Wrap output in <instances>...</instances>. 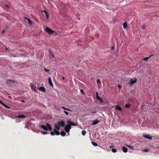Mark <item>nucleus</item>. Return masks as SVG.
Listing matches in <instances>:
<instances>
[{"label": "nucleus", "instance_id": "nucleus-1", "mask_svg": "<svg viewBox=\"0 0 159 159\" xmlns=\"http://www.w3.org/2000/svg\"><path fill=\"white\" fill-rule=\"evenodd\" d=\"M67 123L68 124V125H67L65 127L64 129L65 131L67 132H69L70 129L71 128L70 125L76 126L77 124L73 122L68 120L67 121Z\"/></svg>", "mask_w": 159, "mask_h": 159}, {"label": "nucleus", "instance_id": "nucleus-2", "mask_svg": "<svg viewBox=\"0 0 159 159\" xmlns=\"http://www.w3.org/2000/svg\"><path fill=\"white\" fill-rule=\"evenodd\" d=\"M46 125L47 126L44 125H41L40 127L43 129L44 130L47 131L48 129L49 131H51L52 129V128L51 125L48 123H46Z\"/></svg>", "mask_w": 159, "mask_h": 159}, {"label": "nucleus", "instance_id": "nucleus-3", "mask_svg": "<svg viewBox=\"0 0 159 159\" xmlns=\"http://www.w3.org/2000/svg\"><path fill=\"white\" fill-rule=\"evenodd\" d=\"M45 31L47 32L49 35L53 34L54 33V31L53 30L48 27L46 28Z\"/></svg>", "mask_w": 159, "mask_h": 159}, {"label": "nucleus", "instance_id": "nucleus-4", "mask_svg": "<svg viewBox=\"0 0 159 159\" xmlns=\"http://www.w3.org/2000/svg\"><path fill=\"white\" fill-rule=\"evenodd\" d=\"M136 79L135 78L134 80H133L132 79H130L129 81V84H130V85L131 86L133 84H134L136 83Z\"/></svg>", "mask_w": 159, "mask_h": 159}, {"label": "nucleus", "instance_id": "nucleus-5", "mask_svg": "<svg viewBox=\"0 0 159 159\" xmlns=\"http://www.w3.org/2000/svg\"><path fill=\"white\" fill-rule=\"evenodd\" d=\"M58 124L60 126L63 127L65 126V122L64 121H61L58 122Z\"/></svg>", "mask_w": 159, "mask_h": 159}, {"label": "nucleus", "instance_id": "nucleus-6", "mask_svg": "<svg viewBox=\"0 0 159 159\" xmlns=\"http://www.w3.org/2000/svg\"><path fill=\"white\" fill-rule=\"evenodd\" d=\"M99 122V120H95L93 121L92 125H94L98 123Z\"/></svg>", "mask_w": 159, "mask_h": 159}, {"label": "nucleus", "instance_id": "nucleus-7", "mask_svg": "<svg viewBox=\"0 0 159 159\" xmlns=\"http://www.w3.org/2000/svg\"><path fill=\"white\" fill-rule=\"evenodd\" d=\"M143 136L147 139H152V137L151 136H150L149 135L147 134H144L143 135Z\"/></svg>", "mask_w": 159, "mask_h": 159}, {"label": "nucleus", "instance_id": "nucleus-8", "mask_svg": "<svg viewBox=\"0 0 159 159\" xmlns=\"http://www.w3.org/2000/svg\"><path fill=\"white\" fill-rule=\"evenodd\" d=\"M48 83L49 85L52 87L53 86V84L52 81L51 79L49 77L48 78Z\"/></svg>", "mask_w": 159, "mask_h": 159}, {"label": "nucleus", "instance_id": "nucleus-9", "mask_svg": "<svg viewBox=\"0 0 159 159\" xmlns=\"http://www.w3.org/2000/svg\"><path fill=\"white\" fill-rule=\"evenodd\" d=\"M96 94H97L96 98H97V99L98 100H99L100 102H102H102H103V101L101 98H100L98 96V93H96Z\"/></svg>", "mask_w": 159, "mask_h": 159}, {"label": "nucleus", "instance_id": "nucleus-10", "mask_svg": "<svg viewBox=\"0 0 159 159\" xmlns=\"http://www.w3.org/2000/svg\"><path fill=\"white\" fill-rule=\"evenodd\" d=\"M122 149L123 152H127V149L125 147H122Z\"/></svg>", "mask_w": 159, "mask_h": 159}, {"label": "nucleus", "instance_id": "nucleus-11", "mask_svg": "<svg viewBox=\"0 0 159 159\" xmlns=\"http://www.w3.org/2000/svg\"><path fill=\"white\" fill-rule=\"evenodd\" d=\"M17 117L20 118H25V115H19L17 116Z\"/></svg>", "mask_w": 159, "mask_h": 159}, {"label": "nucleus", "instance_id": "nucleus-12", "mask_svg": "<svg viewBox=\"0 0 159 159\" xmlns=\"http://www.w3.org/2000/svg\"><path fill=\"white\" fill-rule=\"evenodd\" d=\"M53 131L54 133L56 134L57 135H59L60 134L59 132L57 130L55 129H53Z\"/></svg>", "mask_w": 159, "mask_h": 159}, {"label": "nucleus", "instance_id": "nucleus-13", "mask_svg": "<svg viewBox=\"0 0 159 159\" xmlns=\"http://www.w3.org/2000/svg\"><path fill=\"white\" fill-rule=\"evenodd\" d=\"M116 109L119 111H121L122 110L121 108L118 105L116 106Z\"/></svg>", "mask_w": 159, "mask_h": 159}, {"label": "nucleus", "instance_id": "nucleus-14", "mask_svg": "<svg viewBox=\"0 0 159 159\" xmlns=\"http://www.w3.org/2000/svg\"><path fill=\"white\" fill-rule=\"evenodd\" d=\"M56 129H57L59 130L60 129V127L59 126V125L58 124H55L54 125Z\"/></svg>", "mask_w": 159, "mask_h": 159}, {"label": "nucleus", "instance_id": "nucleus-15", "mask_svg": "<svg viewBox=\"0 0 159 159\" xmlns=\"http://www.w3.org/2000/svg\"><path fill=\"white\" fill-rule=\"evenodd\" d=\"M30 86H31V87L32 89H33L34 90H36V87H35L34 85L33 84H30Z\"/></svg>", "mask_w": 159, "mask_h": 159}, {"label": "nucleus", "instance_id": "nucleus-16", "mask_svg": "<svg viewBox=\"0 0 159 159\" xmlns=\"http://www.w3.org/2000/svg\"><path fill=\"white\" fill-rule=\"evenodd\" d=\"M127 26V23L126 22H125L123 24V27L124 29H125Z\"/></svg>", "mask_w": 159, "mask_h": 159}, {"label": "nucleus", "instance_id": "nucleus-17", "mask_svg": "<svg viewBox=\"0 0 159 159\" xmlns=\"http://www.w3.org/2000/svg\"><path fill=\"white\" fill-rule=\"evenodd\" d=\"M60 134L61 135L63 136H64L66 135V133L64 131H61Z\"/></svg>", "mask_w": 159, "mask_h": 159}, {"label": "nucleus", "instance_id": "nucleus-18", "mask_svg": "<svg viewBox=\"0 0 159 159\" xmlns=\"http://www.w3.org/2000/svg\"><path fill=\"white\" fill-rule=\"evenodd\" d=\"M39 89L43 91V92H44L45 91V88L43 87H40L39 88Z\"/></svg>", "mask_w": 159, "mask_h": 159}, {"label": "nucleus", "instance_id": "nucleus-19", "mask_svg": "<svg viewBox=\"0 0 159 159\" xmlns=\"http://www.w3.org/2000/svg\"><path fill=\"white\" fill-rule=\"evenodd\" d=\"M25 19H27L28 20V23L30 25H31L32 23V21H31L29 19H27L26 17H25Z\"/></svg>", "mask_w": 159, "mask_h": 159}, {"label": "nucleus", "instance_id": "nucleus-20", "mask_svg": "<svg viewBox=\"0 0 159 159\" xmlns=\"http://www.w3.org/2000/svg\"><path fill=\"white\" fill-rule=\"evenodd\" d=\"M43 69L45 71L48 72L49 74H51V73H50V71L49 70H48L45 68H44Z\"/></svg>", "mask_w": 159, "mask_h": 159}, {"label": "nucleus", "instance_id": "nucleus-21", "mask_svg": "<svg viewBox=\"0 0 159 159\" xmlns=\"http://www.w3.org/2000/svg\"><path fill=\"white\" fill-rule=\"evenodd\" d=\"M131 106V105L129 104H126L125 105V107L128 108L129 107Z\"/></svg>", "mask_w": 159, "mask_h": 159}, {"label": "nucleus", "instance_id": "nucleus-22", "mask_svg": "<svg viewBox=\"0 0 159 159\" xmlns=\"http://www.w3.org/2000/svg\"><path fill=\"white\" fill-rule=\"evenodd\" d=\"M91 143L94 146H97L98 145V144L94 142H92Z\"/></svg>", "mask_w": 159, "mask_h": 159}, {"label": "nucleus", "instance_id": "nucleus-23", "mask_svg": "<svg viewBox=\"0 0 159 159\" xmlns=\"http://www.w3.org/2000/svg\"><path fill=\"white\" fill-rule=\"evenodd\" d=\"M86 134V131L85 130H82V134L83 135H85Z\"/></svg>", "mask_w": 159, "mask_h": 159}, {"label": "nucleus", "instance_id": "nucleus-24", "mask_svg": "<svg viewBox=\"0 0 159 159\" xmlns=\"http://www.w3.org/2000/svg\"><path fill=\"white\" fill-rule=\"evenodd\" d=\"M149 59L148 57H147L143 58V60L144 61H147Z\"/></svg>", "mask_w": 159, "mask_h": 159}, {"label": "nucleus", "instance_id": "nucleus-25", "mask_svg": "<svg viewBox=\"0 0 159 159\" xmlns=\"http://www.w3.org/2000/svg\"><path fill=\"white\" fill-rule=\"evenodd\" d=\"M126 146L129 147L131 149H133V146H131V145H126Z\"/></svg>", "mask_w": 159, "mask_h": 159}, {"label": "nucleus", "instance_id": "nucleus-26", "mask_svg": "<svg viewBox=\"0 0 159 159\" xmlns=\"http://www.w3.org/2000/svg\"><path fill=\"white\" fill-rule=\"evenodd\" d=\"M45 15H46V19H48L49 17L48 14V13H47L45 14Z\"/></svg>", "mask_w": 159, "mask_h": 159}, {"label": "nucleus", "instance_id": "nucleus-27", "mask_svg": "<svg viewBox=\"0 0 159 159\" xmlns=\"http://www.w3.org/2000/svg\"><path fill=\"white\" fill-rule=\"evenodd\" d=\"M62 108H63V109H65V110H67L68 111H72L71 110H70V109H67V108H65V107H61Z\"/></svg>", "mask_w": 159, "mask_h": 159}, {"label": "nucleus", "instance_id": "nucleus-28", "mask_svg": "<svg viewBox=\"0 0 159 159\" xmlns=\"http://www.w3.org/2000/svg\"><path fill=\"white\" fill-rule=\"evenodd\" d=\"M112 152H116L117 151L116 149L115 148H113L112 149Z\"/></svg>", "mask_w": 159, "mask_h": 159}, {"label": "nucleus", "instance_id": "nucleus-29", "mask_svg": "<svg viewBox=\"0 0 159 159\" xmlns=\"http://www.w3.org/2000/svg\"><path fill=\"white\" fill-rule=\"evenodd\" d=\"M80 92L82 94L84 95V92L83 89H81L80 90Z\"/></svg>", "mask_w": 159, "mask_h": 159}, {"label": "nucleus", "instance_id": "nucleus-30", "mask_svg": "<svg viewBox=\"0 0 159 159\" xmlns=\"http://www.w3.org/2000/svg\"><path fill=\"white\" fill-rule=\"evenodd\" d=\"M4 106L6 108H8V109H9L10 108V107L7 106V105L6 104H5L4 105Z\"/></svg>", "mask_w": 159, "mask_h": 159}, {"label": "nucleus", "instance_id": "nucleus-31", "mask_svg": "<svg viewBox=\"0 0 159 159\" xmlns=\"http://www.w3.org/2000/svg\"><path fill=\"white\" fill-rule=\"evenodd\" d=\"M49 52H50V54L52 56V57L53 58H54V56H53V55L52 53V52H51V51H49Z\"/></svg>", "mask_w": 159, "mask_h": 159}, {"label": "nucleus", "instance_id": "nucleus-32", "mask_svg": "<svg viewBox=\"0 0 159 159\" xmlns=\"http://www.w3.org/2000/svg\"><path fill=\"white\" fill-rule=\"evenodd\" d=\"M54 132H51L50 134L51 135L53 136L54 135Z\"/></svg>", "mask_w": 159, "mask_h": 159}, {"label": "nucleus", "instance_id": "nucleus-33", "mask_svg": "<svg viewBox=\"0 0 159 159\" xmlns=\"http://www.w3.org/2000/svg\"><path fill=\"white\" fill-rule=\"evenodd\" d=\"M142 28L143 29H145V25H143L142 26Z\"/></svg>", "mask_w": 159, "mask_h": 159}, {"label": "nucleus", "instance_id": "nucleus-34", "mask_svg": "<svg viewBox=\"0 0 159 159\" xmlns=\"http://www.w3.org/2000/svg\"><path fill=\"white\" fill-rule=\"evenodd\" d=\"M63 112H64V113H65L66 115H68L69 114V113H68V112H67V111H63Z\"/></svg>", "mask_w": 159, "mask_h": 159}, {"label": "nucleus", "instance_id": "nucleus-35", "mask_svg": "<svg viewBox=\"0 0 159 159\" xmlns=\"http://www.w3.org/2000/svg\"><path fill=\"white\" fill-rule=\"evenodd\" d=\"M41 134H47V133L46 132L43 131L41 132Z\"/></svg>", "mask_w": 159, "mask_h": 159}, {"label": "nucleus", "instance_id": "nucleus-36", "mask_svg": "<svg viewBox=\"0 0 159 159\" xmlns=\"http://www.w3.org/2000/svg\"><path fill=\"white\" fill-rule=\"evenodd\" d=\"M97 83L98 84V83H100V80L99 79H98L97 81Z\"/></svg>", "mask_w": 159, "mask_h": 159}, {"label": "nucleus", "instance_id": "nucleus-37", "mask_svg": "<svg viewBox=\"0 0 159 159\" xmlns=\"http://www.w3.org/2000/svg\"><path fill=\"white\" fill-rule=\"evenodd\" d=\"M0 103L3 106H4V105L5 104L4 103H3L2 101L0 100Z\"/></svg>", "mask_w": 159, "mask_h": 159}, {"label": "nucleus", "instance_id": "nucleus-38", "mask_svg": "<svg viewBox=\"0 0 159 159\" xmlns=\"http://www.w3.org/2000/svg\"><path fill=\"white\" fill-rule=\"evenodd\" d=\"M42 12H44L45 14H46V13H47V12H46V11L45 10H43V11H42Z\"/></svg>", "mask_w": 159, "mask_h": 159}, {"label": "nucleus", "instance_id": "nucleus-39", "mask_svg": "<svg viewBox=\"0 0 159 159\" xmlns=\"http://www.w3.org/2000/svg\"><path fill=\"white\" fill-rule=\"evenodd\" d=\"M153 56V54H151V55H150L149 57H148L149 58V59H150L152 56Z\"/></svg>", "mask_w": 159, "mask_h": 159}, {"label": "nucleus", "instance_id": "nucleus-40", "mask_svg": "<svg viewBox=\"0 0 159 159\" xmlns=\"http://www.w3.org/2000/svg\"><path fill=\"white\" fill-rule=\"evenodd\" d=\"M144 151L145 152H148L149 151V150L148 149H145V150H144Z\"/></svg>", "mask_w": 159, "mask_h": 159}, {"label": "nucleus", "instance_id": "nucleus-41", "mask_svg": "<svg viewBox=\"0 0 159 159\" xmlns=\"http://www.w3.org/2000/svg\"><path fill=\"white\" fill-rule=\"evenodd\" d=\"M9 81H11V82H15L14 80H9Z\"/></svg>", "mask_w": 159, "mask_h": 159}, {"label": "nucleus", "instance_id": "nucleus-42", "mask_svg": "<svg viewBox=\"0 0 159 159\" xmlns=\"http://www.w3.org/2000/svg\"><path fill=\"white\" fill-rule=\"evenodd\" d=\"M114 46H113V47H112L111 48V49L112 50H113L114 49Z\"/></svg>", "mask_w": 159, "mask_h": 159}, {"label": "nucleus", "instance_id": "nucleus-43", "mask_svg": "<svg viewBox=\"0 0 159 159\" xmlns=\"http://www.w3.org/2000/svg\"><path fill=\"white\" fill-rule=\"evenodd\" d=\"M5 31H5V30H3V31H2V34L4 33V32H5Z\"/></svg>", "mask_w": 159, "mask_h": 159}, {"label": "nucleus", "instance_id": "nucleus-44", "mask_svg": "<svg viewBox=\"0 0 159 159\" xmlns=\"http://www.w3.org/2000/svg\"><path fill=\"white\" fill-rule=\"evenodd\" d=\"M96 112H97L96 111H94L92 112H91V113H96Z\"/></svg>", "mask_w": 159, "mask_h": 159}, {"label": "nucleus", "instance_id": "nucleus-45", "mask_svg": "<svg viewBox=\"0 0 159 159\" xmlns=\"http://www.w3.org/2000/svg\"><path fill=\"white\" fill-rule=\"evenodd\" d=\"M5 7H8V8L9 7V6L8 5H5Z\"/></svg>", "mask_w": 159, "mask_h": 159}, {"label": "nucleus", "instance_id": "nucleus-46", "mask_svg": "<svg viewBox=\"0 0 159 159\" xmlns=\"http://www.w3.org/2000/svg\"><path fill=\"white\" fill-rule=\"evenodd\" d=\"M21 102H25V101L24 100H22Z\"/></svg>", "mask_w": 159, "mask_h": 159}, {"label": "nucleus", "instance_id": "nucleus-47", "mask_svg": "<svg viewBox=\"0 0 159 159\" xmlns=\"http://www.w3.org/2000/svg\"><path fill=\"white\" fill-rule=\"evenodd\" d=\"M62 79L63 80H64L65 79V78L64 77H62Z\"/></svg>", "mask_w": 159, "mask_h": 159}, {"label": "nucleus", "instance_id": "nucleus-48", "mask_svg": "<svg viewBox=\"0 0 159 159\" xmlns=\"http://www.w3.org/2000/svg\"><path fill=\"white\" fill-rule=\"evenodd\" d=\"M118 87H119V88H120V87H121V86H120V85H118Z\"/></svg>", "mask_w": 159, "mask_h": 159}, {"label": "nucleus", "instance_id": "nucleus-49", "mask_svg": "<svg viewBox=\"0 0 159 159\" xmlns=\"http://www.w3.org/2000/svg\"><path fill=\"white\" fill-rule=\"evenodd\" d=\"M6 50H7V49H7V48H6Z\"/></svg>", "mask_w": 159, "mask_h": 159}]
</instances>
